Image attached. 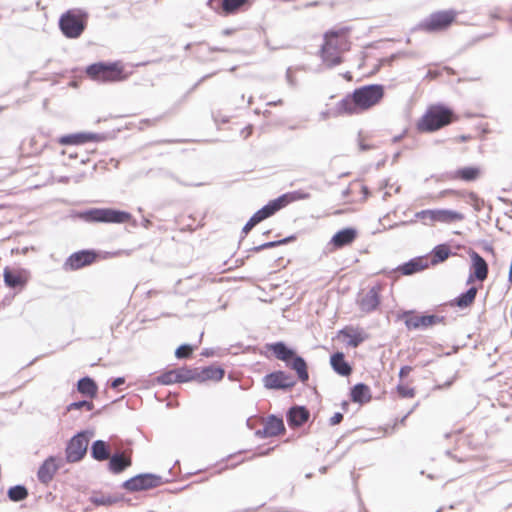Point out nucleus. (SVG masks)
I'll list each match as a JSON object with an SVG mask.
<instances>
[{"label":"nucleus","instance_id":"nucleus-16","mask_svg":"<svg viewBox=\"0 0 512 512\" xmlns=\"http://www.w3.org/2000/svg\"><path fill=\"white\" fill-rule=\"evenodd\" d=\"M283 419L274 414L269 415L263 429L256 431V436L260 438L273 437L285 432Z\"/></svg>","mask_w":512,"mask_h":512},{"label":"nucleus","instance_id":"nucleus-35","mask_svg":"<svg viewBox=\"0 0 512 512\" xmlns=\"http://www.w3.org/2000/svg\"><path fill=\"white\" fill-rule=\"evenodd\" d=\"M310 197H311V194L308 192H305L303 190H295V191H290V192L284 193L281 196H279L277 199L280 201L282 208H284L286 205H288L292 202L299 201V200H306V199H309Z\"/></svg>","mask_w":512,"mask_h":512},{"label":"nucleus","instance_id":"nucleus-19","mask_svg":"<svg viewBox=\"0 0 512 512\" xmlns=\"http://www.w3.org/2000/svg\"><path fill=\"white\" fill-rule=\"evenodd\" d=\"M358 236L357 229L353 227H346L339 231H337L331 238L330 244L336 248L340 249L347 245H350L355 241Z\"/></svg>","mask_w":512,"mask_h":512},{"label":"nucleus","instance_id":"nucleus-17","mask_svg":"<svg viewBox=\"0 0 512 512\" xmlns=\"http://www.w3.org/2000/svg\"><path fill=\"white\" fill-rule=\"evenodd\" d=\"M481 175V170L476 166H466L443 174L447 180H462L464 182L476 181Z\"/></svg>","mask_w":512,"mask_h":512},{"label":"nucleus","instance_id":"nucleus-64","mask_svg":"<svg viewBox=\"0 0 512 512\" xmlns=\"http://www.w3.org/2000/svg\"><path fill=\"white\" fill-rule=\"evenodd\" d=\"M233 33V30L230 28H226L222 31V34L225 36L231 35Z\"/></svg>","mask_w":512,"mask_h":512},{"label":"nucleus","instance_id":"nucleus-43","mask_svg":"<svg viewBox=\"0 0 512 512\" xmlns=\"http://www.w3.org/2000/svg\"><path fill=\"white\" fill-rule=\"evenodd\" d=\"M82 408L86 409L87 411H91L94 408V405L91 401L88 400L75 401L67 406V411L79 410Z\"/></svg>","mask_w":512,"mask_h":512},{"label":"nucleus","instance_id":"nucleus-9","mask_svg":"<svg viewBox=\"0 0 512 512\" xmlns=\"http://www.w3.org/2000/svg\"><path fill=\"white\" fill-rule=\"evenodd\" d=\"M408 330L426 329L436 324L445 323V317L436 314H417L415 311H405L402 315Z\"/></svg>","mask_w":512,"mask_h":512},{"label":"nucleus","instance_id":"nucleus-61","mask_svg":"<svg viewBox=\"0 0 512 512\" xmlns=\"http://www.w3.org/2000/svg\"><path fill=\"white\" fill-rule=\"evenodd\" d=\"M484 250H485V251H487V252H489V253H491L492 255H494V254H495V252H494V248H493V246H492V245H486V246L484 247Z\"/></svg>","mask_w":512,"mask_h":512},{"label":"nucleus","instance_id":"nucleus-20","mask_svg":"<svg viewBox=\"0 0 512 512\" xmlns=\"http://www.w3.org/2000/svg\"><path fill=\"white\" fill-rule=\"evenodd\" d=\"M380 288L371 287L368 292L358 301L359 307L363 312L370 313L375 311L380 304Z\"/></svg>","mask_w":512,"mask_h":512},{"label":"nucleus","instance_id":"nucleus-10","mask_svg":"<svg viewBox=\"0 0 512 512\" xmlns=\"http://www.w3.org/2000/svg\"><path fill=\"white\" fill-rule=\"evenodd\" d=\"M162 484V478L153 473H141L123 482L122 487L130 492L145 491Z\"/></svg>","mask_w":512,"mask_h":512},{"label":"nucleus","instance_id":"nucleus-53","mask_svg":"<svg viewBox=\"0 0 512 512\" xmlns=\"http://www.w3.org/2000/svg\"><path fill=\"white\" fill-rule=\"evenodd\" d=\"M296 240V235H290V236H287L283 239H280L279 242H280V245H284V244H288L290 242H293Z\"/></svg>","mask_w":512,"mask_h":512},{"label":"nucleus","instance_id":"nucleus-47","mask_svg":"<svg viewBox=\"0 0 512 512\" xmlns=\"http://www.w3.org/2000/svg\"><path fill=\"white\" fill-rule=\"evenodd\" d=\"M469 197L474 203L475 210L480 211L481 207L484 205V200L480 199L474 192H470Z\"/></svg>","mask_w":512,"mask_h":512},{"label":"nucleus","instance_id":"nucleus-5","mask_svg":"<svg viewBox=\"0 0 512 512\" xmlns=\"http://www.w3.org/2000/svg\"><path fill=\"white\" fill-rule=\"evenodd\" d=\"M86 74L99 82H119L127 78L119 62H96L86 68Z\"/></svg>","mask_w":512,"mask_h":512},{"label":"nucleus","instance_id":"nucleus-56","mask_svg":"<svg viewBox=\"0 0 512 512\" xmlns=\"http://www.w3.org/2000/svg\"><path fill=\"white\" fill-rule=\"evenodd\" d=\"M412 412H413V408H412L410 411H408V412H407V413H406V414H405V415H404V416H403V417L398 421V423H399V424H404V423H405V421H406V419L408 418V416H409Z\"/></svg>","mask_w":512,"mask_h":512},{"label":"nucleus","instance_id":"nucleus-25","mask_svg":"<svg viewBox=\"0 0 512 512\" xmlns=\"http://www.w3.org/2000/svg\"><path fill=\"white\" fill-rule=\"evenodd\" d=\"M330 364L332 369L340 376H349L353 371L352 366L346 361L343 352L332 354Z\"/></svg>","mask_w":512,"mask_h":512},{"label":"nucleus","instance_id":"nucleus-33","mask_svg":"<svg viewBox=\"0 0 512 512\" xmlns=\"http://www.w3.org/2000/svg\"><path fill=\"white\" fill-rule=\"evenodd\" d=\"M452 255L451 249L448 244L436 245L431 251V265H437L444 262Z\"/></svg>","mask_w":512,"mask_h":512},{"label":"nucleus","instance_id":"nucleus-48","mask_svg":"<svg viewBox=\"0 0 512 512\" xmlns=\"http://www.w3.org/2000/svg\"><path fill=\"white\" fill-rule=\"evenodd\" d=\"M343 420V414L340 412H336L330 419L329 424L331 426H335L339 424Z\"/></svg>","mask_w":512,"mask_h":512},{"label":"nucleus","instance_id":"nucleus-57","mask_svg":"<svg viewBox=\"0 0 512 512\" xmlns=\"http://www.w3.org/2000/svg\"><path fill=\"white\" fill-rule=\"evenodd\" d=\"M359 148H360L361 151H367V150L371 149V146L368 145V144H365L363 142H360L359 143Z\"/></svg>","mask_w":512,"mask_h":512},{"label":"nucleus","instance_id":"nucleus-59","mask_svg":"<svg viewBox=\"0 0 512 512\" xmlns=\"http://www.w3.org/2000/svg\"><path fill=\"white\" fill-rule=\"evenodd\" d=\"M282 104H283L282 99H278L277 101H271V102L267 103L268 106H277V105H282Z\"/></svg>","mask_w":512,"mask_h":512},{"label":"nucleus","instance_id":"nucleus-32","mask_svg":"<svg viewBox=\"0 0 512 512\" xmlns=\"http://www.w3.org/2000/svg\"><path fill=\"white\" fill-rule=\"evenodd\" d=\"M77 390L82 395L93 398L97 394L98 387L96 382L91 377L85 376L78 380Z\"/></svg>","mask_w":512,"mask_h":512},{"label":"nucleus","instance_id":"nucleus-51","mask_svg":"<svg viewBox=\"0 0 512 512\" xmlns=\"http://www.w3.org/2000/svg\"><path fill=\"white\" fill-rule=\"evenodd\" d=\"M254 227V224L248 220L242 228V234L247 235Z\"/></svg>","mask_w":512,"mask_h":512},{"label":"nucleus","instance_id":"nucleus-31","mask_svg":"<svg viewBox=\"0 0 512 512\" xmlns=\"http://www.w3.org/2000/svg\"><path fill=\"white\" fill-rule=\"evenodd\" d=\"M477 295V288L472 286L465 292L459 294L455 299L450 302L451 306H457L461 309L467 308L473 304Z\"/></svg>","mask_w":512,"mask_h":512},{"label":"nucleus","instance_id":"nucleus-41","mask_svg":"<svg viewBox=\"0 0 512 512\" xmlns=\"http://www.w3.org/2000/svg\"><path fill=\"white\" fill-rule=\"evenodd\" d=\"M90 500L96 506H111L117 503L120 499L116 496L100 494L93 495Z\"/></svg>","mask_w":512,"mask_h":512},{"label":"nucleus","instance_id":"nucleus-49","mask_svg":"<svg viewBox=\"0 0 512 512\" xmlns=\"http://www.w3.org/2000/svg\"><path fill=\"white\" fill-rule=\"evenodd\" d=\"M411 371H412L411 366H408V365L402 366L399 370V378L401 380L404 379L405 377H407L410 374Z\"/></svg>","mask_w":512,"mask_h":512},{"label":"nucleus","instance_id":"nucleus-15","mask_svg":"<svg viewBox=\"0 0 512 512\" xmlns=\"http://www.w3.org/2000/svg\"><path fill=\"white\" fill-rule=\"evenodd\" d=\"M29 273L25 269H11L5 267L3 271L4 283L7 287L23 288L28 282Z\"/></svg>","mask_w":512,"mask_h":512},{"label":"nucleus","instance_id":"nucleus-4","mask_svg":"<svg viewBox=\"0 0 512 512\" xmlns=\"http://www.w3.org/2000/svg\"><path fill=\"white\" fill-rule=\"evenodd\" d=\"M76 217L88 223H126L131 219V214L114 208H89L79 211Z\"/></svg>","mask_w":512,"mask_h":512},{"label":"nucleus","instance_id":"nucleus-46","mask_svg":"<svg viewBox=\"0 0 512 512\" xmlns=\"http://www.w3.org/2000/svg\"><path fill=\"white\" fill-rule=\"evenodd\" d=\"M277 246H280L279 240L269 241V242H265L263 244H260L258 246H254V247L250 248L249 251L260 252L262 250L274 248V247H277Z\"/></svg>","mask_w":512,"mask_h":512},{"label":"nucleus","instance_id":"nucleus-45","mask_svg":"<svg viewBox=\"0 0 512 512\" xmlns=\"http://www.w3.org/2000/svg\"><path fill=\"white\" fill-rule=\"evenodd\" d=\"M396 389L399 395L403 398H413L415 396L414 388H409L404 385L398 384Z\"/></svg>","mask_w":512,"mask_h":512},{"label":"nucleus","instance_id":"nucleus-34","mask_svg":"<svg viewBox=\"0 0 512 512\" xmlns=\"http://www.w3.org/2000/svg\"><path fill=\"white\" fill-rule=\"evenodd\" d=\"M210 2H218L221 12L224 15H230L236 13L248 0H210Z\"/></svg>","mask_w":512,"mask_h":512},{"label":"nucleus","instance_id":"nucleus-62","mask_svg":"<svg viewBox=\"0 0 512 512\" xmlns=\"http://www.w3.org/2000/svg\"><path fill=\"white\" fill-rule=\"evenodd\" d=\"M84 177V174H79L73 177V180L75 183L81 182L82 178Z\"/></svg>","mask_w":512,"mask_h":512},{"label":"nucleus","instance_id":"nucleus-21","mask_svg":"<svg viewBox=\"0 0 512 512\" xmlns=\"http://www.w3.org/2000/svg\"><path fill=\"white\" fill-rule=\"evenodd\" d=\"M58 469L59 465L56 463V458L54 456L48 457L38 469V480L43 484H48L52 481Z\"/></svg>","mask_w":512,"mask_h":512},{"label":"nucleus","instance_id":"nucleus-30","mask_svg":"<svg viewBox=\"0 0 512 512\" xmlns=\"http://www.w3.org/2000/svg\"><path fill=\"white\" fill-rule=\"evenodd\" d=\"M90 454L96 461H105L110 456V446L104 440H95L91 445Z\"/></svg>","mask_w":512,"mask_h":512},{"label":"nucleus","instance_id":"nucleus-13","mask_svg":"<svg viewBox=\"0 0 512 512\" xmlns=\"http://www.w3.org/2000/svg\"><path fill=\"white\" fill-rule=\"evenodd\" d=\"M97 258L94 250H80L72 253L64 262L63 268L66 271H75L91 265Z\"/></svg>","mask_w":512,"mask_h":512},{"label":"nucleus","instance_id":"nucleus-18","mask_svg":"<svg viewBox=\"0 0 512 512\" xmlns=\"http://www.w3.org/2000/svg\"><path fill=\"white\" fill-rule=\"evenodd\" d=\"M309 417L310 412L305 406H292L286 413V420L291 428L301 427Z\"/></svg>","mask_w":512,"mask_h":512},{"label":"nucleus","instance_id":"nucleus-11","mask_svg":"<svg viewBox=\"0 0 512 512\" xmlns=\"http://www.w3.org/2000/svg\"><path fill=\"white\" fill-rule=\"evenodd\" d=\"M264 387L269 390H290L296 385V380L285 371H273L263 378Z\"/></svg>","mask_w":512,"mask_h":512},{"label":"nucleus","instance_id":"nucleus-36","mask_svg":"<svg viewBox=\"0 0 512 512\" xmlns=\"http://www.w3.org/2000/svg\"><path fill=\"white\" fill-rule=\"evenodd\" d=\"M282 209L280 201L276 198L269 201L266 205L260 208L257 212L258 216L261 217L262 221L273 216L276 212Z\"/></svg>","mask_w":512,"mask_h":512},{"label":"nucleus","instance_id":"nucleus-37","mask_svg":"<svg viewBox=\"0 0 512 512\" xmlns=\"http://www.w3.org/2000/svg\"><path fill=\"white\" fill-rule=\"evenodd\" d=\"M435 209H426L416 212L414 219L402 222L401 225L413 224L417 220H421L424 225H431L434 223Z\"/></svg>","mask_w":512,"mask_h":512},{"label":"nucleus","instance_id":"nucleus-63","mask_svg":"<svg viewBox=\"0 0 512 512\" xmlns=\"http://www.w3.org/2000/svg\"><path fill=\"white\" fill-rule=\"evenodd\" d=\"M470 138H471V137H470L469 135H461V136H459V138H458V139H459V141H460V142H466V141H468Z\"/></svg>","mask_w":512,"mask_h":512},{"label":"nucleus","instance_id":"nucleus-27","mask_svg":"<svg viewBox=\"0 0 512 512\" xmlns=\"http://www.w3.org/2000/svg\"><path fill=\"white\" fill-rule=\"evenodd\" d=\"M350 398L361 405L368 403L372 398L370 387L364 383H357L350 390Z\"/></svg>","mask_w":512,"mask_h":512},{"label":"nucleus","instance_id":"nucleus-40","mask_svg":"<svg viewBox=\"0 0 512 512\" xmlns=\"http://www.w3.org/2000/svg\"><path fill=\"white\" fill-rule=\"evenodd\" d=\"M340 334L349 338L347 345L352 348H357L366 339V335L362 332L350 333L346 328L340 330Z\"/></svg>","mask_w":512,"mask_h":512},{"label":"nucleus","instance_id":"nucleus-54","mask_svg":"<svg viewBox=\"0 0 512 512\" xmlns=\"http://www.w3.org/2000/svg\"><path fill=\"white\" fill-rule=\"evenodd\" d=\"M249 221H251L254 226H256L257 224L261 223L262 222V219L260 216H258L257 212H255L249 219Z\"/></svg>","mask_w":512,"mask_h":512},{"label":"nucleus","instance_id":"nucleus-22","mask_svg":"<svg viewBox=\"0 0 512 512\" xmlns=\"http://www.w3.org/2000/svg\"><path fill=\"white\" fill-rule=\"evenodd\" d=\"M266 348L273 353L275 358L285 362V364L295 355L297 352L290 348L285 342L277 341L274 343L266 344Z\"/></svg>","mask_w":512,"mask_h":512},{"label":"nucleus","instance_id":"nucleus-28","mask_svg":"<svg viewBox=\"0 0 512 512\" xmlns=\"http://www.w3.org/2000/svg\"><path fill=\"white\" fill-rule=\"evenodd\" d=\"M225 375V371L221 367L207 366L198 368L197 381L204 382L207 380L220 381Z\"/></svg>","mask_w":512,"mask_h":512},{"label":"nucleus","instance_id":"nucleus-6","mask_svg":"<svg viewBox=\"0 0 512 512\" xmlns=\"http://www.w3.org/2000/svg\"><path fill=\"white\" fill-rule=\"evenodd\" d=\"M88 14L82 9H70L61 15L59 27L67 38H78L87 25Z\"/></svg>","mask_w":512,"mask_h":512},{"label":"nucleus","instance_id":"nucleus-39","mask_svg":"<svg viewBox=\"0 0 512 512\" xmlns=\"http://www.w3.org/2000/svg\"><path fill=\"white\" fill-rule=\"evenodd\" d=\"M7 496L13 502H20L27 498L28 490L24 485H15L8 489Z\"/></svg>","mask_w":512,"mask_h":512},{"label":"nucleus","instance_id":"nucleus-14","mask_svg":"<svg viewBox=\"0 0 512 512\" xmlns=\"http://www.w3.org/2000/svg\"><path fill=\"white\" fill-rule=\"evenodd\" d=\"M104 139L103 135L92 132H79L63 135L58 139L61 145H82L88 142H99Z\"/></svg>","mask_w":512,"mask_h":512},{"label":"nucleus","instance_id":"nucleus-55","mask_svg":"<svg viewBox=\"0 0 512 512\" xmlns=\"http://www.w3.org/2000/svg\"><path fill=\"white\" fill-rule=\"evenodd\" d=\"M249 221H251L254 226H256L257 224L261 223L262 222V219L260 216H258L257 212H255L249 219Z\"/></svg>","mask_w":512,"mask_h":512},{"label":"nucleus","instance_id":"nucleus-44","mask_svg":"<svg viewBox=\"0 0 512 512\" xmlns=\"http://www.w3.org/2000/svg\"><path fill=\"white\" fill-rule=\"evenodd\" d=\"M192 353V346L189 344H182L175 350V356L178 359L188 358Z\"/></svg>","mask_w":512,"mask_h":512},{"label":"nucleus","instance_id":"nucleus-42","mask_svg":"<svg viewBox=\"0 0 512 512\" xmlns=\"http://www.w3.org/2000/svg\"><path fill=\"white\" fill-rule=\"evenodd\" d=\"M155 381L160 385H171L178 383L175 369L162 373L155 378Z\"/></svg>","mask_w":512,"mask_h":512},{"label":"nucleus","instance_id":"nucleus-24","mask_svg":"<svg viewBox=\"0 0 512 512\" xmlns=\"http://www.w3.org/2000/svg\"><path fill=\"white\" fill-rule=\"evenodd\" d=\"M286 366L296 372L300 382L305 383L309 379L308 366L305 359L295 354L287 363Z\"/></svg>","mask_w":512,"mask_h":512},{"label":"nucleus","instance_id":"nucleus-38","mask_svg":"<svg viewBox=\"0 0 512 512\" xmlns=\"http://www.w3.org/2000/svg\"><path fill=\"white\" fill-rule=\"evenodd\" d=\"M175 371L178 383H186L194 380L197 381L198 368L191 369L182 367L175 369Z\"/></svg>","mask_w":512,"mask_h":512},{"label":"nucleus","instance_id":"nucleus-2","mask_svg":"<svg viewBox=\"0 0 512 512\" xmlns=\"http://www.w3.org/2000/svg\"><path fill=\"white\" fill-rule=\"evenodd\" d=\"M457 120L454 111L443 105L430 106L417 123L421 132H435Z\"/></svg>","mask_w":512,"mask_h":512},{"label":"nucleus","instance_id":"nucleus-1","mask_svg":"<svg viewBox=\"0 0 512 512\" xmlns=\"http://www.w3.org/2000/svg\"><path fill=\"white\" fill-rule=\"evenodd\" d=\"M384 96V87L370 84L356 88L346 95L334 107L335 117L358 114L376 105Z\"/></svg>","mask_w":512,"mask_h":512},{"label":"nucleus","instance_id":"nucleus-26","mask_svg":"<svg viewBox=\"0 0 512 512\" xmlns=\"http://www.w3.org/2000/svg\"><path fill=\"white\" fill-rule=\"evenodd\" d=\"M108 469L113 474H120L131 466L132 460L130 457H125L122 453L116 452L109 456Z\"/></svg>","mask_w":512,"mask_h":512},{"label":"nucleus","instance_id":"nucleus-50","mask_svg":"<svg viewBox=\"0 0 512 512\" xmlns=\"http://www.w3.org/2000/svg\"><path fill=\"white\" fill-rule=\"evenodd\" d=\"M125 383V378L124 377H117L115 379H113L110 383V386L113 388V389H117L119 388L121 385H123Z\"/></svg>","mask_w":512,"mask_h":512},{"label":"nucleus","instance_id":"nucleus-7","mask_svg":"<svg viewBox=\"0 0 512 512\" xmlns=\"http://www.w3.org/2000/svg\"><path fill=\"white\" fill-rule=\"evenodd\" d=\"M457 11L453 9L440 10L431 13L416 26L417 30L427 33H436L448 29L457 17Z\"/></svg>","mask_w":512,"mask_h":512},{"label":"nucleus","instance_id":"nucleus-58","mask_svg":"<svg viewBox=\"0 0 512 512\" xmlns=\"http://www.w3.org/2000/svg\"><path fill=\"white\" fill-rule=\"evenodd\" d=\"M171 178L175 181H177L179 184L181 185H185V186H192L193 184H190V183H184L182 182L181 180H179L176 176L174 175H171ZM196 186H198L199 184H195Z\"/></svg>","mask_w":512,"mask_h":512},{"label":"nucleus","instance_id":"nucleus-60","mask_svg":"<svg viewBox=\"0 0 512 512\" xmlns=\"http://www.w3.org/2000/svg\"><path fill=\"white\" fill-rule=\"evenodd\" d=\"M201 354L205 357H209V356L213 355V351L210 349H204Z\"/></svg>","mask_w":512,"mask_h":512},{"label":"nucleus","instance_id":"nucleus-8","mask_svg":"<svg viewBox=\"0 0 512 512\" xmlns=\"http://www.w3.org/2000/svg\"><path fill=\"white\" fill-rule=\"evenodd\" d=\"M91 435L92 432L80 431L69 440L65 450L68 462H78L86 455Z\"/></svg>","mask_w":512,"mask_h":512},{"label":"nucleus","instance_id":"nucleus-3","mask_svg":"<svg viewBox=\"0 0 512 512\" xmlns=\"http://www.w3.org/2000/svg\"><path fill=\"white\" fill-rule=\"evenodd\" d=\"M349 50V42L339 37L338 31H328L324 35V43L320 49L323 63L329 67H335L343 62L341 54Z\"/></svg>","mask_w":512,"mask_h":512},{"label":"nucleus","instance_id":"nucleus-23","mask_svg":"<svg viewBox=\"0 0 512 512\" xmlns=\"http://www.w3.org/2000/svg\"><path fill=\"white\" fill-rule=\"evenodd\" d=\"M429 263L424 257H415L399 265L396 270L402 275H412L428 268Z\"/></svg>","mask_w":512,"mask_h":512},{"label":"nucleus","instance_id":"nucleus-29","mask_svg":"<svg viewBox=\"0 0 512 512\" xmlns=\"http://www.w3.org/2000/svg\"><path fill=\"white\" fill-rule=\"evenodd\" d=\"M464 215L460 212L450 209H435L434 223L450 224L457 221H462Z\"/></svg>","mask_w":512,"mask_h":512},{"label":"nucleus","instance_id":"nucleus-52","mask_svg":"<svg viewBox=\"0 0 512 512\" xmlns=\"http://www.w3.org/2000/svg\"><path fill=\"white\" fill-rule=\"evenodd\" d=\"M286 80L290 86L294 87L296 85L295 79L293 78V76L291 74V68H288L286 71Z\"/></svg>","mask_w":512,"mask_h":512},{"label":"nucleus","instance_id":"nucleus-12","mask_svg":"<svg viewBox=\"0 0 512 512\" xmlns=\"http://www.w3.org/2000/svg\"><path fill=\"white\" fill-rule=\"evenodd\" d=\"M468 254L471 258V267L467 284H470L475 280L483 282L487 278L489 272L486 260L473 249H470Z\"/></svg>","mask_w":512,"mask_h":512}]
</instances>
